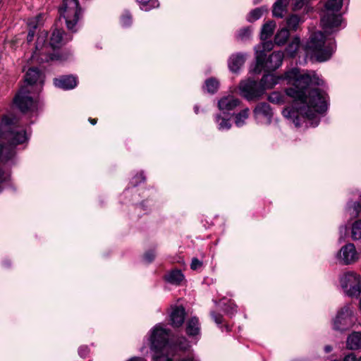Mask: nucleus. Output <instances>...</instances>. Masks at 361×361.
Returning a JSON list of instances; mask_svg holds the SVG:
<instances>
[{"mask_svg":"<svg viewBox=\"0 0 361 361\" xmlns=\"http://www.w3.org/2000/svg\"><path fill=\"white\" fill-rule=\"evenodd\" d=\"M281 78L273 74L264 75L259 82L264 93L278 84ZM282 78L291 85L286 92L293 99V106L283 109V116L295 127L301 126L306 121L310 122L311 126H317L319 122L318 114L327 109L326 94L315 87L322 86L323 80L314 71L300 72L296 68L286 71Z\"/></svg>","mask_w":361,"mask_h":361,"instance_id":"f257e3e1","label":"nucleus"},{"mask_svg":"<svg viewBox=\"0 0 361 361\" xmlns=\"http://www.w3.org/2000/svg\"><path fill=\"white\" fill-rule=\"evenodd\" d=\"M27 140L26 131L18 126L13 117L5 116L0 121V162L11 159L14 154V147ZM7 175L0 169V182L6 180Z\"/></svg>","mask_w":361,"mask_h":361,"instance_id":"f03ea898","label":"nucleus"},{"mask_svg":"<svg viewBox=\"0 0 361 361\" xmlns=\"http://www.w3.org/2000/svg\"><path fill=\"white\" fill-rule=\"evenodd\" d=\"M44 75L37 68H30L25 74L27 82L14 97V104L23 113L32 112L38 109L35 93L41 91L44 83Z\"/></svg>","mask_w":361,"mask_h":361,"instance_id":"7ed1b4c3","label":"nucleus"},{"mask_svg":"<svg viewBox=\"0 0 361 361\" xmlns=\"http://www.w3.org/2000/svg\"><path fill=\"white\" fill-rule=\"evenodd\" d=\"M336 49L334 40L321 31L314 32L305 45L307 54L319 62L329 60Z\"/></svg>","mask_w":361,"mask_h":361,"instance_id":"20e7f679","label":"nucleus"},{"mask_svg":"<svg viewBox=\"0 0 361 361\" xmlns=\"http://www.w3.org/2000/svg\"><path fill=\"white\" fill-rule=\"evenodd\" d=\"M169 331L157 324L152 331L150 336L151 349L154 351V361H172V346L168 342Z\"/></svg>","mask_w":361,"mask_h":361,"instance_id":"39448f33","label":"nucleus"},{"mask_svg":"<svg viewBox=\"0 0 361 361\" xmlns=\"http://www.w3.org/2000/svg\"><path fill=\"white\" fill-rule=\"evenodd\" d=\"M343 0H327L321 18V24L326 32L331 33L342 23L340 10Z\"/></svg>","mask_w":361,"mask_h":361,"instance_id":"423d86ee","label":"nucleus"},{"mask_svg":"<svg viewBox=\"0 0 361 361\" xmlns=\"http://www.w3.org/2000/svg\"><path fill=\"white\" fill-rule=\"evenodd\" d=\"M60 17L65 20L67 28L75 32V28L82 16V10L78 0H63L59 8Z\"/></svg>","mask_w":361,"mask_h":361,"instance_id":"0eeeda50","label":"nucleus"},{"mask_svg":"<svg viewBox=\"0 0 361 361\" xmlns=\"http://www.w3.org/2000/svg\"><path fill=\"white\" fill-rule=\"evenodd\" d=\"M283 57V53L281 51H274L267 59L263 51H256V65L252 72L258 74L263 70L275 71L281 66Z\"/></svg>","mask_w":361,"mask_h":361,"instance_id":"6e6552de","label":"nucleus"},{"mask_svg":"<svg viewBox=\"0 0 361 361\" xmlns=\"http://www.w3.org/2000/svg\"><path fill=\"white\" fill-rule=\"evenodd\" d=\"M342 288L349 296H358L361 291V277L353 271H348L340 277Z\"/></svg>","mask_w":361,"mask_h":361,"instance_id":"1a4fd4ad","label":"nucleus"},{"mask_svg":"<svg viewBox=\"0 0 361 361\" xmlns=\"http://www.w3.org/2000/svg\"><path fill=\"white\" fill-rule=\"evenodd\" d=\"M239 90L240 95L249 102L257 100L264 94L260 82L252 80L241 81Z\"/></svg>","mask_w":361,"mask_h":361,"instance_id":"9d476101","label":"nucleus"},{"mask_svg":"<svg viewBox=\"0 0 361 361\" xmlns=\"http://www.w3.org/2000/svg\"><path fill=\"white\" fill-rule=\"evenodd\" d=\"M47 37V32H41L40 35L37 37L33 57L37 58L40 63L61 60L59 55L49 52V46L44 43Z\"/></svg>","mask_w":361,"mask_h":361,"instance_id":"9b49d317","label":"nucleus"},{"mask_svg":"<svg viewBox=\"0 0 361 361\" xmlns=\"http://www.w3.org/2000/svg\"><path fill=\"white\" fill-rule=\"evenodd\" d=\"M361 257V251L356 249L353 243L342 246L336 254L338 262L343 265H350L357 262Z\"/></svg>","mask_w":361,"mask_h":361,"instance_id":"f8f14e48","label":"nucleus"},{"mask_svg":"<svg viewBox=\"0 0 361 361\" xmlns=\"http://www.w3.org/2000/svg\"><path fill=\"white\" fill-rule=\"evenodd\" d=\"M353 311L347 305L342 307L338 312L334 321V328L336 330H344L353 323Z\"/></svg>","mask_w":361,"mask_h":361,"instance_id":"ddd939ff","label":"nucleus"},{"mask_svg":"<svg viewBox=\"0 0 361 361\" xmlns=\"http://www.w3.org/2000/svg\"><path fill=\"white\" fill-rule=\"evenodd\" d=\"M255 118L257 122L264 124H269L273 116L271 109L269 104L261 102L258 104L253 110Z\"/></svg>","mask_w":361,"mask_h":361,"instance_id":"4468645a","label":"nucleus"},{"mask_svg":"<svg viewBox=\"0 0 361 361\" xmlns=\"http://www.w3.org/2000/svg\"><path fill=\"white\" fill-rule=\"evenodd\" d=\"M72 39L71 35L66 34L63 30L55 28L51 35L49 46L53 49H58L65 45Z\"/></svg>","mask_w":361,"mask_h":361,"instance_id":"2eb2a0df","label":"nucleus"},{"mask_svg":"<svg viewBox=\"0 0 361 361\" xmlns=\"http://www.w3.org/2000/svg\"><path fill=\"white\" fill-rule=\"evenodd\" d=\"M240 101L233 96H227L221 98L218 102L219 110L226 112L234 109L239 106Z\"/></svg>","mask_w":361,"mask_h":361,"instance_id":"dca6fc26","label":"nucleus"},{"mask_svg":"<svg viewBox=\"0 0 361 361\" xmlns=\"http://www.w3.org/2000/svg\"><path fill=\"white\" fill-rule=\"evenodd\" d=\"M56 87L63 90L73 89L77 85L76 78L72 75H64L54 80Z\"/></svg>","mask_w":361,"mask_h":361,"instance_id":"f3484780","label":"nucleus"},{"mask_svg":"<svg viewBox=\"0 0 361 361\" xmlns=\"http://www.w3.org/2000/svg\"><path fill=\"white\" fill-rule=\"evenodd\" d=\"M245 61V54L238 53L232 54L228 61V66L231 71L237 73Z\"/></svg>","mask_w":361,"mask_h":361,"instance_id":"a211bd4d","label":"nucleus"},{"mask_svg":"<svg viewBox=\"0 0 361 361\" xmlns=\"http://www.w3.org/2000/svg\"><path fill=\"white\" fill-rule=\"evenodd\" d=\"M185 312L183 307H175L170 314L171 324L174 327L180 326L185 320Z\"/></svg>","mask_w":361,"mask_h":361,"instance_id":"6ab92c4d","label":"nucleus"},{"mask_svg":"<svg viewBox=\"0 0 361 361\" xmlns=\"http://www.w3.org/2000/svg\"><path fill=\"white\" fill-rule=\"evenodd\" d=\"M290 0H276L273 6V16L276 18H283L287 12Z\"/></svg>","mask_w":361,"mask_h":361,"instance_id":"aec40b11","label":"nucleus"},{"mask_svg":"<svg viewBox=\"0 0 361 361\" xmlns=\"http://www.w3.org/2000/svg\"><path fill=\"white\" fill-rule=\"evenodd\" d=\"M347 348L350 350H357L361 348V333L353 332L350 334L346 341Z\"/></svg>","mask_w":361,"mask_h":361,"instance_id":"412c9836","label":"nucleus"},{"mask_svg":"<svg viewBox=\"0 0 361 361\" xmlns=\"http://www.w3.org/2000/svg\"><path fill=\"white\" fill-rule=\"evenodd\" d=\"M165 280L169 283L173 285H180L184 279V275L182 271L178 269H174L169 271L165 276Z\"/></svg>","mask_w":361,"mask_h":361,"instance_id":"4be33fe9","label":"nucleus"},{"mask_svg":"<svg viewBox=\"0 0 361 361\" xmlns=\"http://www.w3.org/2000/svg\"><path fill=\"white\" fill-rule=\"evenodd\" d=\"M200 331L199 320L194 317L190 318L186 323V333L189 336H196Z\"/></svg>","mask_w":361,"mask_h":361,"instance_id":"5701e85b","label":"nucleus"},{"mask_svg":"<svg viewBox=\"0 0 361 361\" xmlns=\"http://www.w3.org/2000/svg\"><path fill=\"white\" fill-rule=\"evenodd\" d=\"M276 28V23L274 21H269L265 23L261 30V39L265 41L268 39L273 34Z\"/></svg>","mask_w":361,"mask_h":361,"instance_id":"b1692460","label":"nucleus"},{"mask_svg":"<svg viewBox=\"0 0 361 361\" xmlns=\"http://www.w3.org/2000/svg\"><path fill=\"white\" fill-rule=\"evenodd\" d=\"M290 36L289 30L287 28L279 30L274 37V43L278 46L283 45Z\"/></svg>","mask_w":361,"mask_h":361,"instance_id":"393cba45","label":"nucleus"},{"mask_svg":"<svg viewBox=\"0 0 361 361\" xmlns=\"http://www.w3.org/2000/svg\"><path fill=\"white\" fill-rule=\"evenodd\" d=\"M250 109L245 108L235 116V124L238 127H242L245 124L246 120L248 118Z\"/></svg>","mask_w":361,"mask_h":361,"instance_id":"a878e982","label":"nucleus"},{"mask_svg":"<svg viewBox=\"0 0 361 361\" xmlns=\"http://www.w3.org/2000/svg\"><path fill=\"white\" fill-rule=\"evenodd\" d=\"M300 44V38L298 37H295L292 41L288 44V47H286V52L287 54L290 56L293 57L295 56V54L297 53Z\"/></svg>","mask_w":361,"mask_h":361,"instance_id":"bb28decb","label":"nucleus"},{"mask_svg":"<svg viewBox=\"0 0 361 361\" xmlns=\"http://www.w3.org/2000/svg\"><path fill=\"white\" fill-rule=\"evenodd\" d=\"M351 238L353 240H361V220H357L353 224Z\"/></svg>","mask_w":361,"mask_h":361,"instance_id":"cd10ccee","label":"nucleus"},{"mask_svg":"<svg viewBox=\"0 0 361 361\" xmlns=\"http://www.w3.org/2000/svg\"><path fill=\"white\" fill-rule=\"evenodd\" d=\"M137 1L140 4V8L145 11H149L159 6L157 0H137Z\"/></svg>","mask_w":361,"mask_h":361,"instance_id":"c85d7f7f","label":"nucleus"},{"mask_svg":"<svg viewBox=\"0 0 361 361\" xmlns=\"http://www.w3.org/2000/svg\"><path fill=\"white\" fill-rule=\"evenodd\" d=\"M215 121L218 124V129L220 130H228L231 127L229 119L223 118L220 115L216 116Z\"/></svg>","mask_w":361,"mask_h":361,"instance_id":"c756f323","label":"nucleus"},{"mask_svg":"<svg viewBox=\"0 0 361 361\" xmlns=\"http://www.w3.org/2000/svg\"><path fill=\"white\" fill-rule=\"evenodd\" d=\"M300 23V18L295 14L290 15L286 20L288 27L291 30H296Z\"/></svg>","mask_w":361,"mask_h":361,"instance_id":"7c9ffc66","label":"nucleus"},{"mask_svg":"<svg viewBox=\"0 0 361 361\" xmlns=\"http://www.w3.org/2000/svg\"><path fill=\"white\" fill-rule=\"evenodd\" d=\"M205 88L209 93H214L219 88V82L214 78H209L205 82Z\"/></svg>","mask_w":361,"mask_h":361,"instance_id":"2f4dec72","label":"nucleus"},{"mask_svg":"<svg viewBox=\"0 0 361 361\" xmlns=\"http://www.w3.org/2000/svg\"><path fill=\"white\" fill-rule=\"evenodd\" d=\"M263 14V10L260 8L252 10L247 16L248 21H255L259 19Z\"/></svg>","mask_w":361,"mask_h":361,"instance_id":"473e14b6","label":"nucleus"},{"mask_svg":"<svg viewBox=\"0 0 361 361\" xmlns=\"http://www.w3.org/2000/svg\"><path fill=\"white\" fill-rule=\"evenodd\" d=\"M268 99L271 103L281 104L283 102V96L278 92H274L269 95Z\"/></svg>","mask_w":361,"mask_h":361,"instance_id":"72a5a7b5","label":"nucleus"},{"mask_svg":"<svg viewBox=\"0 0 361 361\" xmlns=\"http://www.w3.org/2000/svg\"><path fill=\"white\" fill-rule=\"evenodd\" d=\"M28 25L30 27V30L28 32L27 40L28 42H30L33 40L35 36V30L37 28V24L35 23V21L33 20V19H31L28 23Z\"/></svg>","mask_w":361,"mask_h":361,"instance_id":"f704fd0d","label":"nucleus"},{"mask_svg":"<svg viewBox=\"0 0 361 361\" xmlns=\"http://www.w3.org/2000/svg\"><path fill=\"white\" fill-rule=\"evenodd\" d=\"M251 34V30L249 27H245L240 30L238 37L241 40L247 39Z\"/></svg>","mask_w":361,"mask_h":361,"instance_id":"c9c22d12","label":"nucleus"},{"mask_svg":"<svg viewBox=\"0 0 361 361\" xmlns=\"http://www.w3.org/2000/svg\"><path fill=\"white\" fill-rule=\"evenodd\" d=\"M308 1V0H295L293 5V10L298 11L301 9Z\"/></svg>","mask_w":361,"mask_h":361,"instance_id":"e433bc0d","label":"nucleus"},{"mask_svg":"<svg viewBox=\"0 0 361 361\" xmlns=\"http://www.w3.org/2000/svg\"><path fill=\"white\" fill-rule=\"evenodd\" d=\"M132 23V18L129 13L124 14L121 18V24L123 26H128Z\"/></svg>","mask_w":361,"mask_h":361,"instance_id":"4c0bfd02","label":"nucleus"},{"mask_svg":"<svg viewBox=\"0 0 361 361\" xmlns=\"http://www.w3.org/2000/svg\"><path fill=\"white\" fill-rule=\"evenodd\" d=\"M155 255H155L154 251H153V250L147 251L144 255V259L146 262L150 263L154 260Z\"/></svg>","mask_w":361,"mask_h":361,"instance_id":"58836bf2","label":"nucleus"},{"mask_svg":"<svg viewBox=\"0 0 361 361\" xmlns=\"http://www.w3.org/2000/svg\"><path fill=\"white\" fill-rule=\"evenodd\" d=\"M262 48L263 49L261 51L265 54V51H269L274 48V44L271 41H263Z\"/></svg>","mask_w":361,"mask_h":361,"instance_id":"ea45409f","label":"nucleus"},{"mask_svg":"<svg viewBox=\"0 0 361 361\" xmlns=\"http://www.w3.org/2000/svg\"><path fill=\"white\" fill-rule=\"evenodd\" d=\"M202 266V262L197 258H193L190 264V268L192 270H196Z\"/></svg>","mask_w":361,"mask_h":361,"instance_id":"a19ab883","label":"nucleus"},{"mask_svg":"<svg viewBox=\"0 0 361 361\" xmlns=\"http://www.w3.org/2000/svg\"><path fill=\"white\" fill-rule=\"evenodd\" d=\"M214 321L215 322L216 324H220L222 323L223 322V317L221 314H216L215 312H212L211 314Z\"/></svg>","mask_w":361,"mask_h":361,"instance_id":"79ce46f5","label":"nucleus"},{"mask_svg":"<svg viewBox=\"0 0 361 361\" xmlns=\"http://www.w3.org/2000/svg\"><path fill=\"white\" fill-rule=\"evenodd\" d=\"M88 353L89 349L87 346H80L78 349V353L82 357H86Z\"/></svg>","mask_w":361,"mask_h":361,"instance_id":"37998d69","label":"nucleus"},{"mask_svg":"<svg viewBox=\"0 0 361 361\" xmlns=\"http://www.w3.org/2000/svg\"><path fill=\"white\" fill-rule=\"evenodd\" d=\"M128 361H145V359L142 358V357H132L130 358L129 360Z\"/></svg>","mask_w":361,"mask_h":361,"instance_id":"c03bdc74","label":"nucleus"},{"mask_svg":"<svg viewBox=\"0 0 361 361\" xmlns=\"http://www.w3.org/2000/svg\"><path fill=\"white\" fill-rule=\"evenodd\" d=\"M326 353H329L332 350V348L330 345H326L324 348Z\"/></svg>","mask_w":361,"mask_h":361,"instance_id":"a18cd8bd","label":"nucleus"},{"mask_svg":"<svg viewBox=\"0 0 361 361\" xmlns=\"http://www.w3.org/2000/svg\"><path fill=\"white\" fill-rule=\"evenodd\" d=\"M89 121L92 125H94L97 123V120L94 118H90Z\"/></svg>","mask_w":361,"mask_h":361,"instance_id":"49530a36","label":"nucleus"},{"mask_svg":"<svg viewBox=\"0 0 361 361\" xmlns=\"http://www.w3.org/2000/svg\"><path fill=\"white\" fill-rule=\"evenodd\" d=\"M178 361H194L192 358L182 359Z\"/></svg>","mask_w":361,"mask_h":361,"instance_id":"de8ad7c7","label":"nucleus"},{"mask_svg":"<svg viewBox=\"0 0 361 361\" xmlns=\"http://www.w3.org/2000/svg\"><path fill=\"white\" fill-rule=\"evenodd\" d=\"M138 178H140L141 180H145V178L142 176V174H140Z\"/></svg>","mask_w":361,"mask_h":361,"instance_id":"09e8293b","label":"nucleus"},{"mask_svg":"<svg viewBox=\"0 0 361 361\" xmlns=\"http://www.w3.org/2000/svg\"><path fill=\"white\" fill-rule=\"evenodd\" d=\"M261 1H262V0H254V3H255V4H257L259 3Z\"/></svg>","mask_w":361,"mask_h":361,"instance_id":"8fccbe9b","label":"nucleus"},{"mask_svg":"<svg viewBox=\"0 0 361 361\" xmlns=\"http://www.w3.org/2000/svg\"><path fill=\"white\" fill-rule=\"evenodd\" d=\"M195 111L196 114H197V112H198V109H197V107H195Z\"/></svg>","mask_w":361,"mask_h":361,"instance_id":"3c124183","label":"nucleus"},{"mask_svg":"<svg viewBox=\"0 0 361 361\" xmlns=\"http://www.w3.org/2000/svg\"><path fill=\"white\" fill-rule=\"evenodd\" d=\"M233 311L231 313H233V312H235V309L232 307Z\"/></svg>","mask_w":361,"mask_h":361,"instance_id":"603ef678","label":"nucleus"},{"mask_svg":"<svg viewBox=\"0 0 361 361\" xmlns=\"http://www.w3.org/2000/svg\"><path fill=\"white\" fill-rule=\"evenodd\" d=\"M226 329L227 331H229V329H228V327L227 326H226Z\"/></svg>","mask_w":361,"mask_h":361,"instance_id":"864d4df0","label":"nucleus"},{"mask_svg":"<svg viewBox=\"0 0 361 361\" xmlns=\"http://www.w3.org/2000/svg\"><path fill=\"white\" fill-rule=\"evenodd\" d=\"M360 307L361 308V300H360Z\"/></svg>","mask_w":361,"mask_h":361,"instance_id":"5fc2aeb1","label":"nucleus"},{"mask_svg":"<svg viewBox=\"0 0 361 361\" xmlns=\"http://www.w3.org/2000/svg\"><path fill=\"white\" fill-rule=\"evenodd\" d=\"M359 361H361V357H360V358Z\"/></svg>","mask_w":361,"mask_h":361,"instance_id":"6e6d98bb","label":"nucleus"}]
</instances>
